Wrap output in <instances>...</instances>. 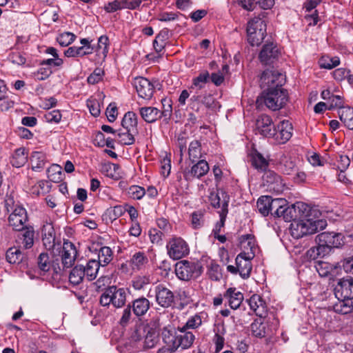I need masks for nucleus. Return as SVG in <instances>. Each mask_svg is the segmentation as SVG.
<instances>
[{
    "label": "nucleus",
    "mask_w": 353,
    "mask_h": 353,
    "mask_svg": "<svg viewBox=\"0 0 353 353\" xmlns=\"http://www.w3.org/2000/svg\"><path fill=\"white\" fill-rule=\"evenodd\" d=\"M270 196H261L257 201V208L261 214L268 216L270 212Z\"/></svg>",
    "instance_id": "c03bdc74"
},
{
    "label": "nucleus",
    "mask_w": 353,
    "mask_h": 353,
    "mask_svg": "<svg viewBox=\"0 0 353 353\" xmlns=\"http://www.w3.org/2000/svg\"><path fill=\"white\" fill-rule=\"evenodd\" d=\"M279 55L277 46L273 42L265 44L259 55L260 61L263 65H270L276 61Z\"/></svg>",
    "instance_id": "4468645a"
},
{
    "label": "nucleus",
    "mask_w": 353,
    "mask_h": 353,
    "mask_svg": "<svg viewBox=\"0 0 353 353\" xmlns=\"http://www.w3.org/2000/svg\"><path fill=\"white\" fill-rule=\"evenodd\" d=\"M241 248L245 252H253L255 254V239L252 234H245L240 237Z\"/></svg>",
    "instance_id": "2f4dec72"
},
{
    "label": "nucleus",
    "mask_w": 353,
    "mask_h": 353,
    "mask_svg": "<svg viewBox=\"0 0 353 353\" xmlns=\"http://www.w3.org/2000/svg\"><path fill=\"white\" fill-rule=\"evenodd\" d=\"M186 330L182 327L179 334L175 336L171 335V339H170V336L168 339H164L165 343L168 345V347L159 349L157 353L173 352L180 347L182 349L190 347L193 344L195 336L192 332H187Z\"/></svg>",
    "instance_id": "20e7f679"
},
{
    "label": "nucleus",
    "mask_w": 353,
    "mask_h": 353,
    "mask_svg": "<svg viewBox=\"0 0 353 353\" xmlns=\"http://www.w3.org/2000/svg\"><path fill=\"white\" fill-rule=\"evenodd\" d=\"M280 169L285 174H292L296 171V162L291 157L284 156L280 161Z\"/></svg>",
    "instance_id": "f704fd0d"
},
{
    "label": "nucleus",
    "mask_w": 353,
    "mask_h": 353,
    "mask_svg": "<svg viewBox=\"0 0 353 353\" xmlns=\"http://www.w3.org/2000/svg\"><path fill=\"white\" fill-rule=\"evenodd\" d=\"M251 161L252 165L257 170H265L268 166V161L256 150L252 152Z\"/></svg>",
    "instance_id": "4c0bfd02"
},
{
    "label": "nucleus",
    "mask_w": 353,
    "mask_h": 353,
    "mask_svg": "<svg viewBox=\"0 0 353 353\" xmlns=\"http://www.w3.org/2000/svg\"><path fill=\"white\" fill-rule=\"evenodd\" d=\"M75 39V34L70 32H65L57 37V41L60 46L65 47L71 44Z\"/></svg>",
    "instance_id": "3c124183"
},
{
    "label": "nucleus",
    "mask_w": 353,
    "mask_h": 353,
    "mask_svg": "<svg viewBox=\"0 0 353 353\" xmlns=\"http://www.w3.org/2000/svg\"><path fill=\"white\" fill-rule=\"evenodd\" d=\"M137 133L138 132H128V130L125 132H122L121 130H119L117 131V136L119 137L118 141L121 145H132L135 141L134 134Z\"/></svg>",
    "instance_id": "a18cd8bd"
},
{
    "label": "nucleus",
    "mask_w": 353,
    "mask_h": 353,
    "mask_svg": "<svg viewBox=\"0 0 353 353\" xmlns=\"http://www.w3.org/2000/svg\"><path fill=\"white\" fill-rule=\"evenodd\" d=\"M210 79V74L208 71H204L199 74L193 80V84L195 86H199L200 88L203 87V85L207 83Z\"/></svg>",
    "instance_id": "338daca9"
},
{
    "label": "nucleus",
    "mask_w": 353,
    "mask_h": 353,
    "mask_svg": "<svg viewBox=\"0 0 353 353\" xmlns=\"http://www.w3.org/2000/svg\"><path fill=\"white\" fill-rule=\"evenodd\" d=\"M42 241L46 250H57L61 248V241L57 239L55 230L52 223H47L41 230Z\"/></svg>",
    "instance_id": "1a4fd4ad"
},
{
    "label": "nucleus",
    "mask_w": 353,
    "mask_h": 353,
    "mask_svg": "<svg viewBox=\"0 0 353 353\" xmlns=\"http://www.w3.org/2000/svg\"><path fill=\"white\" fill-rule=\"evenodd\" d=\"M28 160V152L24 148H19L15 150L12 154L10 163L16 168L22 167Z\"/></svg>",
    "instance_id": "a878e982"
},
{
    "label": "nucleus",
    "mask_w": 353,
    "mask_h": 353,
    "mask_svg": "<svg viewBox=\"0 0 353 353\" xmlns=\"http://www.w3.org/2000/svg\"><path fill=\"white\" fill-rule=\"evenodd\" d=\"M266 34V24L260 17H254L250 20L247 26L248 41L252 46H258L261 43Z\"/></svg>",
    "instance_id": "423d86ee"
},
{
    "label": "nucleus",
    "mask_w": 353,
    "mask_h": 353,
    "mask_svg": "<svg viewBox=\"0 0 353 353\" xmlns=\"http://www.w3.org/2000/svg\"><path fill=\"white\" fill-rule=\"evenodd\" d=\"M191 218V225L192 228L196 230L203 226L205 223L203 211L197 210L192 212Z\"/></svg>",
    "instance_id": "09e8293b"
},
{
    "label": "nucleus",
    "mask_w": 353,
    "mask_h": 353,
    "mask_svg": "<svg viewBox=\"0 0 353 353\" xmlns=\"http://www.w3.org/2000/svg\"><path fill=\"white\" fill-rule=\"evenodd\" d=\"M148 284H154L153 278L150 279V276H137L132 281L133 287H143Z\"/></svg>",
    "instance_id": "4d7b16f0"
},
{
    "label": "nucleus",
    "mask_w": 353,
    "mask_h": 353,
    "mask_svg": "<svg viewBox=\"0 0 353 353\" xmlns=\"http://www.w3.org/2000/svg\"><path fill=\"white\" fill-rule=\"evenodd\" d=\"M319 63L321 68L331 70L340 64V59L338 57L323 56L319 59Z\"/></svg>",
    "instance_id": "37998d69"
},
{
    "label": "nucleus",
    "mask_w": 353,
    "mask_h": 353,
    "mask_svg": "<svg viewBox=\"0 0 353 353\" xmlns=\"http://www.w3.org/2000/svg\"><path fill=\"white\" fill-rule=\"evenodd\" d=\"M274 128L272 119L269 115L261 114L256 121V130L263 137L270 138Z\"/></svg>",
    "instance_id": "a211bd4d"
},
{
    "label": "nucleus",
    "mask_w": 353,
    "mask_h": 353,
    "mask_svg": "<svg viewBox=\"0 0 353 353\" xmlns=\"http://www.w3.org/2000/svg\"><path fill=\"white\" fill-rule=\"evenodd\" d=\"M142 119L147 123L155 122L161 118L160 110L154 107H143L139 109Z\"/></svg>",
    "instance_id": "5701e85b"
},
{
    "label": "nucleus",
    "mask_w": 353,
    "mask_h": 353,
    "mask_svg": "<svg viewBox=\"0 0 353 353\" xmlns=\"http://www.w3.org/2000/svg\"><path fill=\"white\" fill-rule=\"evenodd\" d=\"M285 82V75L274 70H265L260 79V85L263 90L268 88H283Z\"/></svg>",
    "instance_id": "0eeeda50"
},
{
    "label": "nucleus",
    "mask_w": 353,
    "mask_h": 353,
    "mask_svg": "<svg viewBox=\"0 0 353 353\" xmlns=\"http://www.w3.org/2000/svg\"><path fill=\"white\" fill-rule=\"evenodd\" d=\"M48 178L54 183H59L62 181V168L57 165L53 164L47 170Z\"/></svg>",
    "instance_id": "a19ab883"
},
{
    "label": "nucleus",
    "mask_w": 353,
    "mask_h": 353,
    "mask_svg": "<svg viewBox=\"0 0 353 353\" xmlns=\"http://www.w3.org/2000/svg\"><path fill=\"white\" fill-rule=\"evenodd\" d=\"M350 164V159L347 155H339L336 159V166L339 171H345Z\"/></svg>",
    "instance_id": "0e129e2a"
},
{
    "label": "nucleus",
    "mask_w": 353,
    "mask_h": 353,
    "mask_svg": "<svg viewBox=\"0 0 353 353\" xmlns=\"http://www.w3.org/2000/svg\"><path fill=\"white\" fill-rule=\"evenodd\" d=\"M51 262L47 253L42 252L39 255L37 259V264L39 270L43 272H48L51 270Z\"/></svg>",
    "instance_id": "8fccbe9b"
},
{
    "label": "nucleus",
    "mask_w": 353,
    "mask_h": 353,
    "mask_svg": "<svg viewBox=\"0 0 353 353\" xmlns=\"http://www.w3.org/2000/svg\"><path fill=\"white\" fill-rule=\"evenodd\" d=\"M201 103L205 105L208 108L216 109L217 107L220 108V105L215 101V99L212 94H205L201 98Z\"/></svg>",
    "instance_id": "bf43d9fd"
},
{
    "label": "nucleus",
    "mask_w": 353,
    "mask_h": 353,
    "mask_svg": "<svg viewBox=\"0 0 353 353\" xmlns=\"http://www.w3.org/2000/svg\"><path fill=\"white\" fill-rule=\"evenodd\" d=\"M85 276V270L83 265H77L71 271L69 281L73 285H79Z\"/></svg>",
    "instance_id": "79ce46f5"
},
{
    "label": "nucleus",
    "mask_w": 353,
    "mask_h": 353,
    "mask_svg": "<svg viewBox=\"0 0 353 353\" xmlns=\"http://www.w3.org/2000/svg\"><path fill=\"white\" fill-rule=\"evenodd\" d=\"M250 330L252 336L261 339L272 335L276 327L273 328L270 325V319L265 316L255 319L250 325Z\"/></svg>",
    "instance_id": "9d476101"
},
{
    "label": "nucleus",
    "mask_w": 353,
    "mask_h": 353,
    "mask_svg": "<svg viewBox=\"0 0 353 353\" xmlns=\"http://www.w3.org/2000/svg\"><path fill=\"white\" fill-rule=\"evenodd\" d=\"M125 211V210L121 205H116L113 208H109L103 214V220L112 222L124 214Z\"/></svg>",
    "instance_id": "7c9ffc66"
},
{
    "label": "nucleus",
    "mask_w": 353,
    "mask_h": 353,
    "mask_svg": "<svg viewBox=\"0 0 353 353\" xmlns=\"http://www.w3.org/2000/svg\"><path fill=\"white\" fill-rule=\"evenodd\" d=\"M208 275L213 281H219L222 278V273L220 266L216 263H212L208 270Z\"/></svg>",
    "instance_id": "6e6d98bb"
},
{
    "label": "nucleus",
    "mask_w": 353,
    "mask_h": 353,
    "mask_svg": "<svg viewBox=\"0 0 353 353\" xmlns=\"http://www.w3.org/2000/svg\"><path fill=\"white\" fill-rule=\"evenodd\" d=\"M156 299L161 306L168 307L174 303V295L168 288H159L156 294Z\"/></svg>",
    "instance_id": "412c9836"
},
{
    "label": "nucleus",
    "mask_w": 353,
    "mask_h": 353,
    "mask_svg": "<svg viewBox=\"0 0 353 353\" xmlns=\"http://www.w3.org/2000/svg\"><path fill=\"white\" fill-rule=\"evenodd\" d=\"M223 200V205H221V210L219 212L220 221L216 224L215 228L213 230L214 236L220 232L221 228L223 227L228 213V201L225 198Z\"/></svg>",
    "instance_id": "58836bf2"
},
{
    "label": "nucleus",
    "mask_w": 353,
    "mask_h": 353,
    "mask_svg": "<svg viewBox=\"0 0 353 353\" xmlns=\"http://www.w3.org/2000/svg\"><path fill=\"white\" fill-rule=\"evenodd\" d=\"M254 257L253 252H242L236 258L238 272L243 279L248 278L252 270L251 260Z\"/></svg>",
    "instance_id": "f8f14e48"
},
{
    "label": "nucleus",
    "mask_w": 353,
    "mask_h": 353,
    "mask_svg": "<svg viewBox=\"0 0 353 353\" xmlns=\"http://www.w3.org/2000/svg\"><path fill=\"white\" fill-rule=\"evenodd\" d=\"M288 101V93L284 88H268L263 90L257 97L256 103L258 108L265 105L268 109L276 111L283 108Z\"/></svg>",
    "instance_id": "f03ea898"
},
{
    "label": "nucleus",
    "mask_w": 353,
    "mask_h": 353,
    "mask_svg": "<svg viewBox=\"0 0 353 353\" xmlns=\"http://www.w3.org/2000/svg\"><path fill=\"white\" fill-rule=\"evenodd\" d=\"M103 71L101 68H96L94 72L88 77V82L90 84H95L101 81Z\"/></svg>",
    "instance_id": "774afa93"
},
{
    "label": "nucleus",
    "mask_w": 353,
    "mask_h": 353,
    "mask_svg": "<svg viewBox=\"0 0 353 353\" xmlns=\"http://www.w3.org/2000/svg\"><path fill=\"white\" fill-rule=\"evenodd\" d=\"M97 52L99 54H102L105 58L108 52V38L106 36H101L98 40Z\"/></svg>",
    "instance_id": "5fc2aeb1"
},
{
    "label": "nucleus",
    "mask_w": 353,
    "mask_h": 353,
    "mask_svg": "<svg viewBox=\"0 0 353 353\" xmlns=\"http://www.w3.org/2000/svg\"><path fill=\"white\" fill-rule=\"evenodd\" d=\"M263 179L268 184L279 183L281 181L280 176L271 170L265 171L263 175Z\"/></svg>",
    "instance_id": "e2e57ef3"
},
{
    "label": "nucleus",
    "mask_w": 353,
    "mask_h": 353,
    "mask_svg": "<svg viewBox=\"0 0 353 353\" xmlns=\"http://www.w3.org/2000/svg\"><path fill=\"white\" fill-rule=\"evenodd\" d=\"M315 241L317 243V254L325 256L328 254L332 248H338L344 244V236L339 232H323L319 234Z\"/></svg>",
    "instance_id": "7ed1b4c3"
},
{
    "label": "nucleus",
    "mask_w": 353,
    "mask_h": 353,
    "mask_svg": "<svg viewBox=\"0 0 353 353\" xmlns=\"http://www.w3.org/2000/svg\"><path fill=\"white\" fill-rule=\"evenodd\" d=\"M203 268L200 263L187 260L177 262L175 265V273L183 281L197 279L202 273Z\"/></svg>",
    "instance_id": "39448f33"
},
{
    "label": "nucleus",
    "mask_w": 353,
    "mask_h": 353,
    "mask_svg": "<svg viewBox=\"0 0 353 353\" xmlns=\"http://www.w3.org/2000/svg\"><path fill=\"white\" fill-rule=\"evenodd\" d=\"M288 204L287 201L285 199L282 198H276L273 199L271 196L270 200V210H271V214L279 217L281 216L282 210L283 209L284 206H286Z\"/></svg>",
    "instance_id": "c9c22d12"
},
{
    "label": "nucleus",
    "mask_w": 353,
    "mask_h": 353,
    "mask_svg": "<svg viewBox=\"0 0 353 353\" xmlns=\"http://www.w3.org/2000/svg\"><path fill=\"white\" fill-rule=\"evenodd\" d=\"M137 333L144 334V345L147 348H152L157 342L159 333L156 327L149 324H141L137 326Z\"/></svg>",
    "instance_id": "2eb2a0df"
},
{
    "label": "nucleus",
    "mask_w": 353,
    "mask_h": 353,
    "mask_svg": "<svg viewBox=\"0 0 353 353\" xmlns=\"http://www.w3.org/2000/svg\"><path fill=\"white\" fill-rule=\"evenodd\" d=\"M202 320L201 316L199 314H195L188 320L185 325L183 327V329H195L200 326Z\"/></svg>",
    "instance_id": "13d9d810"
},
{
    "label": "nucleus",
    "mask_w": 353,
    "mask_h": 353,
    "mask_svg": "<svg viewBox=\"0 0 353 353\" xmlns=\"http://www.w3.org/2000/svg\"><path fill=\"white\" fill-rule=\"evenodd\" d=\"M62 249L61 261L63 268H70L74 265L77 258V249L74 245L68 240L64 241Z\"/></svg>",
    "instance_id": "dca6fc26"
},
{
    "label": "nucleus",
    "mask_w": 353,
    "mask_h": 353,
    "mask_svg": "<svg viewBox=\"0 0 353 353\" xmlns=\"http://www.w3.org/2000/svg\"><path fill=\"white\" fill-rule=\"evenodd\" d=\"M129 196L133 199H141L145 194V190L143 188L139 185H132L128 190Z\"/></svg>",
    "instance_id": "864d4df0"
},
{
    "label": "nucleus",
    "mask_w": 353,
    "mask_h": 353,
    "mask_svg": "<svg viewBox=\"0 0 353 353\" xmlns=\"http://www.w3.org/2000/svg\"><path fill=\"white\" fill-rule=\"evenodd\" d=\"M350 71L343 68L336 69L333 72V77L338 81H341L345 79L349 81V77L352 75L350 74Z\"/></svg>",
    "instance_id": "052dcab7"
},
{
    "label": "nucleus",
    "mask_w": 353,
    "mask_h": 353,
    "mask_svg": "<svg viewBox=\"0 0 353 353\" xmlns=\"http://www.w3.org/2000/svg\"><path fill=\"white\" fill-rule=\"evenodd\" d=\"M292 125L288 120L281 121L276 126L274 125L270 138L278 144L286 143L292 135Z\"/></svg>",
    "instance_id": "9b49d317"
},
{
    "label": "nucleus",
    "mask_w": 353,
    "mask_h": 353,
    "mask_svg": "<svg viewBox=\"0 0 353 353\" xmlns=\"http://www.w3.org/2000/svg\"><path fill=\"white\" fill-rule=\"evenodd\" d=\"M248 304L250 309L256 316L262 318L267 314L266 303L261 296L253 294L248 300Z\"/></svg>",
    "instance_id": "aec40b11"
},
{
    "label": "nucleus",
    "mask_w": 353,
    "mask_h": 353,
    "mask_svg": "<svg viewBox=\"0 0 353 353\" xmlns=\"http://www.w3.org/2000/svg\"><path fill=\"white\" fill-rule=\"evenodd\" d=\"M329 107L328 110H332L335 108H339L340 110L342 108H345L343 106V98L340 95H332V97L329 100Z\"/></svg>",
    "instance_id": "69168bd1"
},
{
    "label": "nucleus",
    "mask_w": 353,
    "mask_h": 353,
    "mask_svg": "<svg viewBox=\"0 0 353 353\" xmlns=\"http://www.w3.org/2000/svg\"><path fill=\"white\" fill-rule=\"evenodd\" d=\"M130 263L134 270H139L148 263V259L143 252H138L133 254Z\"/></svg>",
    "instance_id": "72a5a7b5"
},
{
    "label": "nucleus",
    "mask_w": 353,
    "mask_h": 353,
    "mask_svg": "<svg viewBox=\"0 0 353 353\" xmlns=\"http://www.w3.org/2000/svg\"><path fill=\"white\" fill-rule=\"evenodd\" d=\"M296 207L300 208L299 203L290 206H284L281 216L286 222L294 221L291 224L292 235L296 238L317 232L319 230H323L327 226V222L324 219H319L318 215L320 212L316 210H310L306 218L295 221L296 215Z\"/></svg>",
    "instance_id": "f257e3e1"
},
{
    "label": "nucleus",
    "mask_w": 353,
    "mask_h": 353,
    "mask_svg": "<svg viewBox=\"0 0 353 353\" xmlns=\"http://www.w3.org/2000/svg\"><path fill=\"white\" fill-rule=\"evenodd\" d=\"M167 249L169 256L174 260L183 258L190 252L188 245L181 237L171 239L167 245Z\"/></svg>",
    "instance_id": "6e6552de"
},
{
    "label": "nucleus",
    "mask_w": 353,
    "mask_h": 353,
    "mask_svg": "<svg viewBox=\"0 0 353 353\" xmlns=\"http://www.w3.org/2000/svg\"><path fill=\"white\" fill-rule=\"evenodd\" d=\"M161 103L163 110L161 112L160 111L161 118L164 117L165 119H169L172 112V100L164 98L161 99Z\"/></svg>",
    "instance_id": "603ef678"
},
{
    "label": "nucleus",
    "mask_w": 353,
    "mask_h": 353,
    "mask_svg": "<svg viewBox=\"0 0 353 353\" xmlns=\"http://www.w3.org/2000/svg\"><path fill=\"white\" fill-rule=\"evenodd\" d=\"M236 290V288H228L224 295L228 299L229 305L234 310L239 308L244 299L243 294Z\"/></svg>",
    "instance_id": "4be33fe9"
},
{
    "label": "nucleus",
    "mask_w": 353,
    "mask_h": 353,
    "mask_svg": "<svg viewBox=\"0 0 353 353\" xmlns=\"http://www.w3.org/2000/svg\"><path fill=\"white\" fill-rule=\"evenodd\" d=\"M201 149V144L198 140L190 142L188 148V157L192 163L202 158Z\"/></svg>",
    "instance_id": "c756f323"
},
{
    "label": "nucleus",
    "mask_w": 353,
    "mask_h": 353,
    "mask_svg": "<svg viewBox=\"0 0 353 353\" xmlns=\"http://www.w3.org/2000/svg\"><path fill=\"white\" fill-rule=\"evenodd\" d=\"M61 114L58 110L48 112L44 114V118L48 123H58L61 121Z\"/></svg>",
    "instance_id": "680f3d73"
},
{
    "label": "nucleus",
    "mask_w": 353,
    "mask_h": 353,
    "mask_svg": "<svg viewBox=\"0 0 353 353\" xmlns=\"http://www.w3.org/2000/svg\"><path fill=\"white\" fill-rule=\"evenodd\" d=\"M112 290V305L116 307H122L125 303V292L124 288H114Z\"/></svg>",
    "instance_id": "ea45409f"
},
{
    "label": "nucleus",
    "mask_w": 353,
    "mask_h": 353,
    "mask_svg": "<svg viewBox=\"0 0 353 353\" xmlns=\"http://www.w3.org/2000/svg\"><path fill=\"white\" fill-rule=\"evenodd\" d=\"M209 165L208 162L203 159L199 160L191 168V170L184 173V177L186 180L191 178H201L205 175L209 171Z\"/></svg>",
    "instance_id": "6ab92c4d"
},
{
    "label": "nucleus",
    "mask_w": 353,
    "mask_h": 353,
    "mask_svg": "<svg viewBox=\"0 0 353 353\" xmlns=\"http://www.w3.org/2000/svg\"><path fill=\"white\" fill-rule=\"evenodd\" d=\"M134 85L141 98L146 100L152 98L154 93V86L148 79L143 77L136 78Z\"/></svg>",
    "instance_id": "f3484780"
},
{
    "label": "nucleus",
    "mask_w": 353,
    "mask_h": 353,
    "mask_svg": "<svg viewBox=\"0 0 353 353\" xmlns=\"http://www.w3.org/2000/svg\"><path fill=\"white\" fill-rule=\"evenodd\" d=\"M100 262H97L95 259L90 260L86 266H83L85 270V276L89 281H92L96 278L97 274L99 269Z\"/></svg>",
    "instance_id": "e433bc0d"
},
{
    "label": "nucleus",
    "mask_w": 353,
    "mask_h": 353,
    "mask_svg": "<svg viewBox=\"0 0 353 353\" xmlns=\"http://www.w3.org/2000/svg\"><path fill=\"white\" fill-rule=\"evenodd\" d=\"M121 125L128 132H138L137 114L133 112H126L122 119Z\"/></svg>",
    "instance_id": "b1692460"
},
{
    "label": "nucleus",
    "mask_w": 353,
    "mask_h": 353,
    "mask_svg": "<svg viewBox=\"0 0 353 353\" xmlns=\"http://www.w3.org/2000/svg\"><path fill=\"white\" fill-rule=\"evenodd\" d=\"M6 260L11 264H18L22 262L24 259V254L19 248L12 247L6 252Z\"/></svg>",
    "instance_id": "473e14b6"
},
{
    "label": "nucleus",
    "mask_w": 353,
    "mask_h": 353,
    "mask_svg": "<svg viewBox=\"0 0 353 353\" xmlns=\"http://www.w3.org/2000/svg\"><path fill=\"white\" fill-rule=\"evenodd\" d=\"M30 162L32 165V169L34 171L39 172L44 168L46 165V156L42 152L34 151L31 154Z\"/></svg>",
    "instance_id": "393cba45"
},
{
    "label": "nucleus",
    "mask_w": 353,
    "mask_h": 353,
    "mask_svg": "<svg viewBox=\"0 0 353 353\" xmlns=\"http://www.w3.org/2000/svg\"><path fill=\"white\" fill-rule=\"evenodd\" d=\"M22 231L21 244L23 248L30 249L34 245V230L32 227H26Z\"/></svg>",
    "instance_id": "c85d7f7f"
},
{
    "label": "nucleus",
    "mask_w": 353,
    "mask_h": 353,
    "mask_svg": "<svg viewBox=\"0 0 353 353\" xmlns=\"http://www.w3.org/2000/svg\"><path fill=\"white\" fill-rule=\"evenodd\" d=\"M220 194H221L223 199L224 198L229 201V196L227 193L223 190H219L217 192H211L209 196V199L210 201L211 205L214 208H219L221 207V198ZM224 201V200H223ZM223 201H222V203Z\"/></svg>",
    "instance_id": "de8ad7c7"
},
{
    "label": "nucleus",
    "mask_w": 353,
    "mask_h": 353,
    "mask_svg": "<svg viewBox=\"0 0 353 353\" xmlns=\"http://www.w3.org/2000/svg\"><path fill=\"white\" fill-rule=\"evenodd\" d=\"M112 252L109 247H101L98 254L97 262H100V265L105 266L112 260Z\"/></svg>",
    "instance_id": "49530a36"
},
{
    "label": "nucleus",
    "mask_w": 353,
    "mask_h": 353,
    "mask_svg": "<svg viewBox=\"0 0 353 353\" xmlns=\"http://www.w3.org/2000/svg\"><path fill=\"white\" fill-rule=\"evenodd\" d=\"M341 121L350 130H353V108L347 106L339 110Z\"/></svg>",
    "instance_id": "bb28decb"
},
{
    "label": "nucleus",
    "mask_w": 353,
    "mask_h": 353,
    "mask_svg": "<svg viewBox=\"0 0 353 353\" xmlns=\"http://www.w3.org/2000/svg\"><path fill=\"white\" fill-rule=\"evenodd\" d=\"M28 221L27 212L25 208L18 207L14 209L8 217V222L10 226L17 231L23 230Z\"/></svg>",
    "instance_id": "ddd939ff"
},
{
    "label": "nucleus",
    "mask_w": 353,
    "mask_h": 353,
    "mask_svg": "<svg viewBox=\"0 0 353 353\" xmlns=\"http://www.w3.org/2000/svg\"><path fill=\"white\" fill-rule=\"evenodd\" d=\"M137 316L144 315L150 308V302L145 298H139L132 302L131 306Z\"/></svg>",
    "instance_id": "cd10ccee"
}]
</instances>
